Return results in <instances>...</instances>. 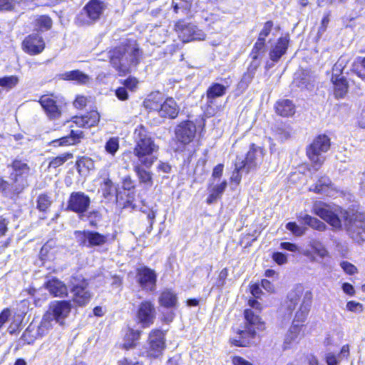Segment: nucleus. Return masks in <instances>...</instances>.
I'll use <instances>...</instances> for the list:
<instances>
[{
    "label": "nucleus",
    "mask_w": 365,
    "mask_h": 365,
    "mask_svg": "<svg viewBox=\"0 0 365 365\" xmlns=\"http://www.w3.org/2000/svg\"><path fill=\"white\" fill-rule=\"evenodd\" d=\"M108 55L113 67L120 73L125 74L139 64L143 51L135 40L128 39L110 51Z\"/></svg>",
    "instance_id": "obj_1"
},
{
    "label": "nucleus",
    "mask_w": 365,
    "mask_h": 365,
    "mask_svg": "<svg viewBox=\"0 0 365 365\" xmlns=\"http://www.w3.org/2000/svg\"><path fill=\"white\" fill-rule=\"evenodd\" d=\"M134 140L133 153L137 158L135 161H140L145 168H150L155 161L156 158L153 154L158 150V145L155 143L150 133L142 125L135 128Z\"/></svg>",
    "instance_id": "obj_2"
},
{
    "label": "nucleus",
    "mask_w": 365,
    "mask_h": 365,
    "mask_svg": "<svg viewBox=\"0 0 365 365\" xmlns=\"http://www.w3.org/2000/svg\"><path fill=\"white\" fill-rule=\"evenodd\" d=\"M313 294L309 290L304 291L301 285H297L287 294V308L292 312L297 309L292 324L304 322L310 311Z\"/></svg>",
    "instance_id": "obj_3"
},
{
    "label": "nucleus",
    "mask_w": 365,
    "mask_h": 365,
    "mask_svg": "<svg viewBox=\"0 0 365 365\" xmlns=\"http://www.w3.org/2000/svg\"><path fill=\"white\" fill-rule=\"evenodd\" d=\"M99 120V113L96 110H92L82 116L73 117L72 118L73 124L70 126L71 128L70 135L52 141V145L55 147L66 146L79 143L83 138L84 135L83 131L74 130V125L76 127L89 128L97 125Z\"/></svg>",
    "instance_id": "obj_4"
},
{
    "label": "nucleus",
    "mask_w": 365,
    "mask_h": 365,
    "mask_svg": "<svg viewBox=\"0 0 365 365\" xmlns=\"http://www.w3.org/2000/svg\"><path fill=\"white\" fill-rule=\"evenodd\" d=\"M313 212L326 221L334 229L342 227V217L346 210L339 207L327 204L322 201H317L312 207Z\"/></svg>",
    "instance_id": "obj_5"
},
{
    "label": "nucleus",
    "mask_w": 365,
    "mask_h": 365,
    "mask_svg": "<svg viewBox=\"0 0 365 365\" xmlns=\"http://www.w3.org/2000/svg\"><path fill=\"white\" fill-rule=\"evenodd\" d=\"M342 222L344 228L354 240L358 242L365 240V214L345 211Z\"/></svg>",
    "instance_id": "obj_6"
},
{
    "label": "nucleus",
    "mask_w": 365,
    "mask_h": 365,
    "mask_svg": "<svg viewBox=\"0 0 365 365\" xmlns=\"http://www.w3.org/2000/svg\"><path fill=\"white\" fill-rule=\"evenodd\" d=\"M329 138L326 135H319L314 138L312 143L307 149V155L317 170L324 161L323 153L330 148Z\"/></svg>",
    "instance_id": "obj_7"
},
{
    "label": "nucleus",
    "mask_w": 365,
    "mask_h": 365,
    "mask_svg": "<svg viewBox=\"0 0 365 365\" xmlns=\"http://www.w3.org/2000/svg\"><path fill=\"white\" fill-rule=\"evenodd\" d=\"M73 302L80 307L86 305L91 300V293L88 290V282L81 275L74 276L70 282Z\"/></svg>",
    "instance_id": "obj_8"
},
{
    "label": "nucleus",
    "mask_w": 365,
    "mask_h": 365,
    "mask_svg": "<svg viewBox=\"0 0 365 365\" xmlns=\"http://www.w3.org/2000/svg\"><path fill=\"white\" fill-rule=\"evenodd\" d=\"M12 168L13 172L11 173V179L13 181V185L11 187L14 194H18L28 185L26 178L29 174L30 168L26 163L20 160H15L12 163Z\"/></svg>",
    "instance_id": "obj_9"
},
{
    "label": "nucleus",
    "mask_w": 365,
    "mask_h": 365,
    "mask_svg": "<svg viewBox=\"0 0 365 365\" xmlns=\"http://www.w3.org/2000/svg\"><path fill=\"white\" fill-rule=\"evenodd\" d=\"M165 348V339L164 333L159 329L150 331L146 347L147 356L150 358H158Z\"/></svg>",
    "instance_id": "obj_10"
},
{
    "label": "nucleus",
    "mask_w": 365,
    "mask_h": 365,
    "mask_svg": "<svg viewBox=\"0 0 365 365\" xmlns=\"http://www.w3.org/2000/svg\"><path fill=\"white\" fill-rule=\"evenodd\" d=\"M175 30L178 34L179 38L183 42H189L191 41H201L205 38V33L197 29V27L192 24H185L179 21L175 24Z\"/></svg>",
    "instance_id": "obj_11"
},
{
    "label": "nucleus",
    "mask_w": 365,
    "mask_h": 365,
    "mask_svg": "<svg viewBox=\"0 0 365 365\" xmlns=\"http://www.w3.org/2000/svg\"><path fill=\"white\" fill-rule=\"evenodd\" d=\"M90 203V197L84 192H74L69 197L67 210L81 215L88 210Z\"/></svg>",
    "instance_id": "obj_12"
},
{
    "label": "nucleus",
    "mask_w": 365,
    "mask_h": 365,
    "mask_svg": "<svg viewBox=\"0 0 365 365\" xmlns=\"http://www.w3.org/2000/svg\"><path fill=\"white\" fill-rule=\"evenodd\" d=\"M259 313L252 309L245 310V327L241 334H247L250 338H255L256 331L264 329V324L258 314Z\"/></svg>",
    "instance_id": "obj_13"
},
{
    "label": "nucleus",
    "mask_w": 365,
    "mask_h": 365,
    "mask_svg": "<svg viewBox=\"0 0 365 365\" xmlns=\"http://www.w3.org/2000/svg\"><path fill=\"white\" fill-rule=\"evenodd\" d=\"M136 317L142 327H150L153 324L155 318L154 304L150 301L142 302L138 307Z\"/></svg>",
    "instance_id": "obj_14"
},
{
    "label": "nucleus",
    "mask_w": 365,
    "mask_h": 365,
    "mask_svg": "<svg viewBox=\"0 0 365 365\" xmlns=\"http://www.w3.org/2000/svg\"><path fill=\"white\" fill-rule=\"evenodd\" d=\"M71 310V303L70 301H53L47 310L53 316L56 323L63 324L64 319L68 317Z\"/></svg>",
    "instance_id": "obj_15"
},
{
    "label": "nucleus",
    "mask_w": 365,
    "mask_h": 365,
    "mask_svg": "<svg viewBox=\"0 0 365 365\" xmlns=\"http://www.w3.org/2000/svg\"><path fill=\"white\" fill-rule=\"evenodd\" d=\"M137 278L143 289L149 291L155 289L157 275L154 270L146 267L139 268L137 271Z\"/></svg>",
    "instance_id": "obj_16"
},
{
    "label": "nucleus",
    "mask_w": 365,
    "mask_h": 365,
    "mask_svg": "<svg viewBox=\"0 0 365 365\" xmlns=\"http://www.w3.org/2000/svg\"><path fill=\"white\" fill-rule=\"evenodd\" d=\"M195 132L196 128L192 122H182L180 123L175 129V138L178 141L186 145L192 140Z\"/></svg>",
    "instance_id": "obj_17"
},
{
    "label": "nucleus",
    "mask_w": 365,
    "mask_h": 365,
    "mask_svg": "<svg viewBox=\"0 0 365 365\" xmlns=\"http://www.w3.org/2000/svg\"><path fill=\"white\" fill-rule=\"evenodd\" d=\"M24 49L31 55L40 53L45 48V43L41 36L37 34L29 36L23 41Z\"/></svg>",
    "instance_id": "obj_18"
},
{
    "label": "nucleus",
    "mask_w": 365,
    "mask_h": 365,
    "mask_svg": "<svg viewBox=\"0 0 365 365\" xmlns=\"http://www.w3.org/2000/svg\"><path fill=\"white\" fill-rule=\"evenodd\" d=\"M264 151L259 147L252 145L247 154L244 160L246 168V172L248 173L252 169L256 168L263 160Z\"/></svg>",
    "instance_id": "obj_19"
},
{
    "label": "nucleus",
    "mask_w": 365,
    "mask_h": 365,
    "mask_svg": "<svg viewBox=\"0 0 365 365\" xmlns=\"http://www.w3.org/2000/svg\"><path fill=\"white\" fill-rule=\"evenodd\" d=\"M133 170L135 173L140 183L143 184L146 188L153 186V181L152 173L148 171L147 168L140 161L133 160Z\"/></svg>",
    "instance_id": "obj_20"
},
{
    "label": "nucleus",
    "mask_w": 365,
    "mask_h": 365,
    "mask_svg": "<svg viewBox=\"0 0 365 365\" xmlns=\"http://www.w3.org/2000/svg\"><path fill=\"white\" fill-rule=\"evenodd\" d=\"M45 288L56 297H65L68 295L67 286L57 278H52L45 283Z\"/></svg>",
    "instance_id": "obj_21"
},
{
    "label": "nucleus",
    "mask_w": 365,
    "mask_h": 365,
    "mask_svg": "<svg viewBox=\"0 0 365 365\" xmlns=\"http://www.w3.org/2000/svg\"><path fill=\"white\" fill-rule=\"evenodd\" d=\"M179 113V107L173 98H168L163 101L159 115L162 118H175Z\"/></svg>",
    "instance_id": "obj_22"
},
{
    "label": "nucleus",
    "mask_w": 365,
    "mask_h": 365,
    "mask_svg": "<svg viewBox=\"0 0 365 365\" xmlns=\"http://www.w3.org/2000/svg\"><path fill=\"white\" fill-rule=\"evenodd\" d=\"M40 104L50 118H57L61 115V110L56 102L50 96H43L39 101Z\"/></svg>",
    "instance_id": "obj_23"
},
{
    "label": "nucleus",
    "mask_w": 365,
    "mask_h": 365,
    "mask_svg": "<svg viewBox=\"0 0 365 365\" xmlns=\"http://www.w3.org/2000/svg\"><path fill=\"white\" fill-rule=\"evenodd\" d=\"M158 303L167 309L175 308L178 304V296L171 289L166 288L160 294Z\"/></svg>",
    "instance_id": "obj_24"
},
{
    "label": "nucleus",
    "mask_w": 365,
    "mask_h": 365,
    "mask_svg": "<svg viewBox=\"0 0 365 365\" xmlns=\"http://www.w3.org/2000/svg\"><path fill=\"white\" fill-rule=\"evenodd\" d=\"M331 81L334 85V94L337 98H344L348 92L349 84L344 77L332 76Z\"/></svg>",
    "instance_id": "obj_25"
},
{
    "label": "nucleus",
    "mask_w": 365,
    "mask_h": 365,
    "mask_svg": "<svg viewBox=\"0 0 365 365\" xmlns=\"http://www.w3.org/2000/svg\"><path fill=\"white\" fill-rule=\"evenodd\" d=\"M289 39L287 37H281L278 39L275 46L271 49L269 52V58L274 61L277 62L283 56L287 49Z\"/></svg>",
    "instance_id": "obj_26"
},
{
    "label": "nucleus",
    "mask_w": 365,
    "mask_h": 365,
    "mask_svg": "<svg viewBox=\"0 0 365 365\" xmlns=\"http://www.w3.org/2000/svg\"><path fill=\"white\" fill-rule=\"evenodd\" d=\"M310 190H313L317 193L324 194L327 196H334L336 192L331 180L327 177H323L319 179L314 185V187L311 188Z\"/></svg>",
    "instance_id": "obj_27"
},
{
    "label": "nucleus",
    "mask_w": 365,
    "mask_h": 365,
    "mask_svg": "<svg viewBox=\"0 0 365 365\" xmlns=\"http://www.w3.org/2000/svg\"><path fill=\"white\" fill-rule=\"evenodd\" d=\"M104 8V4L102 1L92 0L86 6L84 9L88 18L92 21H96L103 13Z\"/></svg>",
    "instance_id": "obj_28"
},
{
    "label": "nucleus",
    "mask_w": 365,
    "mask_h": 365,
    "mask_svg": "<svg viewBox=\"0 0 365 365\" xmlns=\"http://www.w3.org/2000/svg\"><path fill=\"white\" fill-rule=\"evenodd\" d=\"M58 250L59 247L56 245V241L48 240L41 247L40 257L42 260H53Z\"/></svg>",
    "instance_id": "obj_29"
},
{
    "label": "nucleus",
    "mask_w": 365,
    "mask_h": 365,
    "mask_svg": "<svg viewBox=\"0 0 365 365\" xmlns=\"http://www.w3.org/2000/svg\"><path fill=\"white\" fill-rule=\"evenodd\" d=\"M275 110L282 117H289L295 113V106L288 99H282L276 103Z\"/></svg>",
    "instance_id": "obj_30"
},
{
    "label": "nucleus",
    "mask_w": 365,
    "mask_h": 365,
    "mask_svg": "<svg viewBox=\"0 0 365 365\" xmlns=\"http://www.w3.org/2000/svg\"><path fill=\"white\" fill-rule=\"evenodd\" d=\"M78 233L82 235L83 242L88 241L89 245L91 246L103 245L107 240L106 236L101 235L98 232L84 231L83 232H78Z\"/></svg>",
    "instance_id": "obj_31"
},
{
    "label": "nucleus",
    "mask_w": 365,
    "mask_h": 365,
    "mask_svg": "<svg viewBox=\"0 0 365 365\" xmlns=\"http://www.w3.org/2000/svg\"><path fill=\"white\" fill-rule=\"evenodd\" d=\"M61 78L65 81H75L79 84H86L90 77L79 70L67 71L61 74Z\"/></svg>",
    "instance_id": "obj_32"
},
{
    "label": "nucleus",
    "mask_w": 365,
    "mask_h": 365,
    "mask_svg": "<svg viewBox=\"0 0 365 365\" xmlns=\"http://www.w3.org/2000/svg\"><path fill=\"white\" fill-rule=\"evenodd\" d=\"M227 87L222 84L215 83H212L207 90L206 96L208 103H212L215 98L224 96L227 91Z\"/></svg>",
    "instance_id": "obj_33"
},
{
    "label": "nucleus",
    "mask_w": 365,
    "mask_h": 365,
    "mask_svg": "<svg viewBox=\"0 0 365 365\" xmlns=\"http://www.w3.org/2000/svg\"><path fill=\"white\" fill-rule=\"evenodd\" d=\"M300 331L301 326L297 324H292L285 335L283 344L284 349H287L291 347L292 344L297 341Z\"/></svg>",
    "instance_id": "obj_34"
},
{
    "label": "nucleus",
    "mask_w": 365,
    "mask_h": 365,
    "mask_svg": "<svg viewBox=\"0 0 365 365\" xmlns=\"http://www.w3.org/2000/svg\"><path fill=\"white\" fill-rule=\"evenodd\" d=\"M163 99L160 93H152L144 101V106L150 111H156L159 115Z\"/></svg>",
    "instance_id": "obj_35"
},
{
    "label": "nucleus",
    "mask_w": 365,
    "mask_h": 365,
    "mask_svg": "<svg viewBox=\"0 0 365 365\" xmlns=\"http://www.w3.org/2000/svg\"><path fill=\"white\" fill-rule=\"evenodd\" d=\"M55 323H56L55 319L47 311L43 314L39 325L36 327V329L40 333L41 336H43L53 328Z\"/></svg>",
    "instance_id": "obj_36"
},
{
    "label": "nucleus",
    "mask_w": 365,
    "mask_h": 365,
    "mask_svg": "<svg viewBox=\"0 0 365 365\" xmlns=\"http://www.w3.org/2000/svg\"><path fill=\"white\" fill-rule=\"evenodd\" d=\"M298 219L299 221L304 222V224H306L307 225L319 231H324L327 228V225L324 222H322L317 218L312 217L311 215L307 214H300L298 216Z\"/></svg>",
    "instance_id": "obj_37"
},
{
    "label": "nucleus",
    "mask_w": 365,
    "mask_h": 365,
    "mask_svg": "<svg viewBox=\"0 0 365 365\" xmlns=\"http://www.w3.org/2000/svg\"><path fill=\"white\" fill-rule=\"evenodd\" d=\"M141 332L128 329L124 336L123 347L126 349H131L135 346V343L139 340Z\"/></svg>",
    "instance_id": "obj_38"
},
{
    "label": "nucleus",
    "mask_w": 365,
    "mask_h": 365,
    "mask_svg": "<svg viewBox=\"0 0 365 365\" xmlns=\"http://www.w3.org/2000/svg\"><path fill=\"white\" fill-rule=\"evenodd\" d=\"M227 187V182L224 181L220 184L213 186L210 189V194L207 199V204L215 202L218 198L221 197L225 188Z\"/></svg>",
    "instance_id": "obj_39"
},
{
    "label": "nucleus",
    "mask_w": 365,
    "mask_h": 365,
    "mask_svg": "<svg viewBox=\"0 0 365 365\" xmlns=\"http://www.w3.org/2000/svg\"><path fill=\"white\" fill-rule=\"evenodd\" d=\"M38 336H41L36 329V327L31 324L21 336V340L28 344H32Z\"/></svg>",
    "instance_id": "obj_40"
},
{
    "label": "nucleus",
    "mask_w": 365,
    "mask_h": 365,
    "mask_svg": "<svg viewBox=\"0 0 365 365\" xmlns=\"http://www.w3.org/2000/svg\"><path fill=\"white\" fill-rule=\"evenodd\" d=\"M350 61L351 57L349 55H342L333 66L332 76H340Z\"/></svg>",
    "instance_id": "obj_41"
},
{
    "label": "nucleus",
    "mask_w": 365,
    "mask_h": 365,
    "mask_svg": "<svg viewBox=\"0 0 365 365\" xmlns=\"http://www.w3.org/2000/svg\"><path fill=\"white\" fill-rule=\"evenodd\" d=\"M19 82V78L17 76L12 75L0 78V86L6 90L12 89Z\"/></svg>",
    "instance_id": "obj_42"
},
{
    "label": "nucleus",
    "mask_w": 365,
    "mask_h": 365,
    "mask_svg": "<svg viewBox=\"0 0 365 365\" xmlns=\"http://www.w3.org/2000/svg\"><path fill=\"white\" fill-rule=\"evenodd\" d=\"M101 188L103 195L105 198H109L110 197L113 196L116 191V188L114 187L113 182L109 178L104 179Z\"/></svg>",
    "instance_id": "obj_43"
},
{
    "label": "nucleus",
    "mask_w": 365,
    "mask_h": 365,
    "mask_svg": "<svg viewBox=\"0 0 365 365\" xmlns=\"http://www.w3.org/2000/svg\"><path fill=\"white\" fill-rule=\"evenodd\" d=\"M242 330H239L237 332L238 336L232 339L231 342L232 344L237 346H247L250 344V340L252 338H250L247 334H241Z\"/></svg>",
    "instance_id": "obj_44"
},
{
    "label": "nucleus",
    "mask_w": 365,
    "mask_h": 365,
    "mask_svg": "<svg viewBox=\"0 0 365 365\" xmlns=\"http://www.w3.org/2000/svg\"><path fill=\"white\" fill-rule=\"evenodd\" d=\"M246 170L245 165L244 163V160H241L240 161H237L235 163V169L232 173L231 177V181L235 182L236 184H239L241 181L242 175L240 172Z\"/></svg>",
    "instance_id": "obj_45"
},
{
    "label": "nucleus",
    "mask_w": 365,
    "mask_h": 365,
    "mask_svg": "<svg viewBox=\"0 0 365 365\" xmlns=\"http://www.w3.org/2000/svg\"><path fill=\"white\" fill-rule=\"evenodd\" d=\"M72 158L73 154L68 153L53 158L51 161L49 163V168H56Z\"/></svg>",
    "instance_id": "obj_46"
},
{
    "label": "nucleus",
    "mask_w": 365,
    "mask_h": 365,
    "mask_svg": "<svg viewBox=\"0 0 365 365\" xmlns=\"http://www.w3.org/2000/svg\"><path fill=\"white\" fill-rule=\"evenodd\" d=\"M51 202L52 201L51 197L47 195H40L37 200V207L40 211H46L47 209L51 206Z\"/></svg>",
    "instance_id": "obj_47"
},
{
    "label": "nucleus",
    "mask_w": 365,
    "mask_h": 365,
    "mask_svg": "<svg viewBox=\"0 0 365 365\" xmlns=\"http://www.w3.org/2000/svg\"><path fill=\"white\" fill-rule=\"evenodd\" d=\"M105 149L108 153L113 156L119 149L118 139L117 138H110L106 142Z\"/></svg>",
    "instance_id": "obj_48"
},
{
    "label": "nucleus",
    "mask_w": 365,
    "mask_h": 365,
    "mask_svg": "<svg viewBox=\"0 0 365 365\" xmlns=\"http://www.w3.org/2000/svg\"><path fill=\"white\" fill-rule=\"evenodd\" d=\"M36 21V26L41 29L48 30L51 28L52 21L47 16H41Z\"/></svg>",
    "instance_id": "obj_49"
},
{
    "label": "nucleus",
    "mask_w": 365,
    "mask_h": 365,
    "mask_svg": "<svg viewBox=\"0 0 365 365\" xmlns=\"http://www.w3.org/2000/svg\"><path fill=\"white\" fill-rule=\"evenodd\" d=\"M286 228L288 230L291 231L292 234L297 237L303 235L306 230L305 228L301 227L299 225H297L295 222H288L286 225Z\"/></svg>",
    "instance_id": "obj_50"
},
{
    "label": "nucleus",
    "mask_w": 365,
    "mask_h": 365,
    "mask_svg": "<svg viewBox=\"0 0 365 365\" xmlns=\"http://www.w3.org/2000/svg\"><path fill=\"white\" fill-rule=\"evenodd\" d=\"M227 275L228 272L227 268L222 269L218 275L217 279L215 282V286L217 287L218 288L222 287L225 284V279Z\"/></svg>",
    "instance_id": "obj_51"
},
{
    "label": "nucleus",
    "mask_w": 365,
    "mask_h": 365,
    "mask_svg": "<svg viewBox=\"0 0 365 365\" xmlns=\"http://www.w3.org/2000/svg\"><path fill=\"white\" fill-rule=\"evenodd\" d=\"M340 266H341V269L346 274H354L357 271L356 267L354 264H352L351 263L346 262V261L341 262L340 263Z\"/></svg>",
    "instance_id": "obj_52"
},
{
    "label": "nucleus",
    "mask_w": 365,
    "mask_h": 365,
    "mask_svg": "<svg viewBox=\"0 0 365 365\" xmlns=\"http://www.w3.org/2000/svg\"><path fill=\"white\" fill-rule=\"evenodd\" d=\"M250 55L252 58V61L250 63V64L247 68V71L255 74L257 69L258 68V67L260 65V61L258 60V54H250Z\"/></svg>",
    "instance_id": "obj_53"
},
{
    "label": "nucleus",
    "mask_w": 365,
    "mask_h": 365,
    "mask_svg": "<svg viewBox=\"0 0 365 365\" xmlns=\"http://www.w3.org/2000/svg\"><path fill=\"white\" fill-rule=\"evenodd\" d=\"M138 81L134 77H129L124 81V86L131 91H133L138 86Z\"/></svg>",
    "instance_id": "obj_54"
},
{
    "label": "nucleus",
    "mask_w": 365,
    "mask_h": 365,
    "mask_svg": "<svg viewBox=\"0 0 365 365\" xmlns=\"http://www.w3.org/2000/svg\"><path fill=\"white\" fill-rule=\"evenodd\" d=\"M255 74L250 72V71H247L242 76V79H241V81L240 82V86L241 87H247L248 85L251 83V81H252L254 76H255Z\"/></svg>",
    "instance_id": "obj_55"
},
{
    "label": "nucleus",
    "mask_w": 365,
    "mask_h": 365,
    "mask_svg": "<svg viewBox=\"0 0 365 365\" xmlns=\"http://www.w3.org/2000/svg\"><path fill=\"white\" fill-rule=\"evenodd\" d=\"M88 101V98L84 96H78L73 102V106L78 109L83 108Z\"/></svg>",
    "instance_id": "obj_56"
},
{
    "label": "nucleus",
    "mask_w": 365,
    "mask_h": 365,
    "mask_svg": "<svg viewBox=\"0 0 365 365\" xmlns=\"http://www.w3.org/2000/svg\"><path fill=\"white\" fill-rule=\"evenodd\" d=\"M340 360L334 353L329 352L325 355V361L327 365H338Z\"/></svg>",
    "instance_id": "obj_57"
},
{
    "label": "nucleus",
    "mask_w": 365,
    "mask_h": 365,
    "mask_svg": "<svg viewBox=\"0 0 365 365\" xmlns=\"http://www.w3.org/2000/svg\"><path fill=\"white\" fill-rule=\"evenodd\" d=\"M265 38L259 36L251 54H258V52L263 50L264 47Z\"/></svg>",
    "instance_id": "obj_58"
},
{
    "label": "nucleus",
    "mask_w": 365,
    "mask_h": 365,
    "mask_svg": "<svg viewBox=\"0 0 365 365\" xmlns=\"http://www.w3.org/2000/svg\"><path fill=\"white\" fill-rule=\"evenodd\" d=\"M272 26H273V24H272V21L266 22L262 30L261 31L259 36L265 38L269 34V33L272 30Z\"/></svg>",
    "instance_id": "obj_59"
},
{
    "label": "nucleus",
    "mask_w": 365,
    "mask_h": 365,
    "mask_svg": "<svg viewBox=\"0 0 365 365\" xmlns=\"http://www.w3.org/2000/svg\"><path fill=\"white\" fill-rule=\"evenodd\" d=\"M346 308L351 312L362 311V305L356 302L350 301L346 304Z\"/></svg>",
    "instance_id": "obj_60"
},
{
    "label": "nucleus",
    "mask_w": 365,
    "mask_h": 365,
    "mask_svg": "<svg viewBox=\"0 0 365 365\" xmlns=\"http://www.w3.org/2000/svg\"><path fill=\"white\" fill-rule=\"evenodd\" d=\"M115 95L118 99L121 101L127 100L128 98V94L125 87H120L116 89Z\"/></svg>",
    "instance_id": "obj_61"
},
{
    "label": "nucleus",
    "mask_w": 365,
    "mask_h": 365,
    "mask_svg": "<svg viewBox=\"0 0 365 365\" xmlns=\"http://www.w3.org/2000/svg\"><path fill=\"white\" fill-rule=\"evenodd\" d=\"M273 259L278 264H283L287 262V257L285 255L281 252H276L273 255Z\"/></svg>",
    "instance_id": "obj_62"
},
{
    "label": "nucleus",
    "mask_w": 365,
    "mask_h": 365,
    "mask_svg": "<svg viewBox=\"0 0 365 365\" xmlns=\"http://www.w3.org/2000/svg\"><path fill=\"white\" fill-rule=\"evenodd\" d=\"M342 289L344 293H346V294H348L349 296H354L355 294V290H354V287L348 282H345L342 284Z\"/></svg>",
    "instance_id": "obj_63"
},
{
    "label": "nucleus",
    "mask_w": 365,
    "mask_h": 365,
    "mask_svg": "<svg viewBox=\"0 0 365 365\" xmlns=\"http://www.w3.org/2000/svg\"><path fill=\"white\" fill-rule=\"evenodd\" d=\"M233 365H252L250 362L240 356H234L232 359Z\"/></svg>",
    "instance_id": "obj_64"
}]
</instances>
